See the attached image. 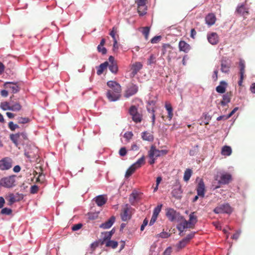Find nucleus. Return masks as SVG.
I'll list each match as a JSON object with an SVG mask.
<instances>
[{
    "label": "nucleus",
    "instance_id": "60",
    "mask_svg": "<svg viewBox=\"0 0 255 255\" xmlns=\"http://www.w3.org/2000/svg\"><path fill=\"white\" fill-rule=\"evenodd\" d=\"M170 236V234L165 232H162L159 234V237L162 238H167Z\"/></svg>",
    "mask_w": 255,
    "mask_h": 255
},
{
    "label": "nucleus",
    "instance_id": "63",
    "mask_svg": "<svg viewBox=\"0 0 255 255\" xmlns=\"http://www.w3.org/2000/svg\"><path fill=\"white\" fill-rule=\"evenodd\" d=\"M157 216H155V215H152V217H151V219L149 222V225L150 226H151L156 221L157 218Z\"/></svg>",
    "mask_w": 255,
    "mask_h": 255
},
{
    "label": "nucleus",
    "instance_id": "18",
    "mask_svg": "<svg viewBox=\"0 0 255 255\" xmlns=\"http://www.w3.org/2000/svg\"><path fill=\"white\" fill-rule=\"evenodd\" d=\"M197 192L198 196L204 197L205 192V187L203 180H201L197 187Z\"/></svg>",
    "mask_w": 255,
    "mask_h": 255
},
{
    "label": "nucleus",
    "instance_id": "12",
    "mask_svg": "<svg viewBox=\"0 0 255 255\" xmlns=\"http://www.w3.org/2000/svg\"><path fill=\"white\" fill-rule=\"evenodd\" d=\"M138 91V87L135 85L131 84L130 85L126 91L124 96L126 98H128L129 97L134 95Z\"/></svg>",
    "mask_w": 255,
    "mask_h": 255
},
{
    "label": "nucleus",
    "instance_id": "42",
    "mask_svg": "<svg viewBox=\"0 0 255 255\" xmlns=\"http://www.w3.org/2000/svg\"><path fill=\"white\" fill-rule=\"evenodd\" d=\"M118 32V27L116 26H114L112 28V30L110 33V35L113 38L114 41H115V44H117V40L116 38V34Z\"/></svg>",
    "mask_w": 255,
    "mask_h": 255
},
{
    "label": "nucleus",
    "instance_id": "48",
    "mask_svg": "<svg viewBox=\"0 0 255 255\" xmlns=\"http://www.w3.org/2000/svg\"><path fill=\"white\" fill-rule=\"evenodd\" d=\"M18 123L19 124H24L30 122V120L28 118L19 117L17 119Z\"/></svg>",
    "mask_w": 255,
    "mask_h": 255
},
{
    "label": "nucleus",
    "instance_id": "14",
    "mask_svg": "<svg viewBox=\"0 0 255 255\" xmlns=\"http://www.w3.org/2000/svg\"><path fill=\"white\" fill-rule=\"evenodd\" d=\"M143 65L140 62H135L131 65L130 70L132 77H134L142 68Z\"/></svg>",
    "mask_w": 255,
    "mask_h": 255
},
{
    "label": "nucleus",
    "instance_id": "61",
    "mask_svg": "<svg viewBox=\"0 0 255 255\" xmlns=\"http://www.w3.org/2000/svg\"><path fill=\"white\" fill-rule=\"evenodd\" d=\"M135 2L137 3V6H142L145 5L146 0H135Z\"/></svg>",
    "mask_w": 255,
    "mask_h": 255
},
{
    "label": "nucleus",
    "instance_id": "30",
    "mask_svg": "<svg viewBox=\"0 0 255 255\" xmlns=\"http://www.w3.org/2000/svg\"><path fill=\"white\" fill-rule=\"evenodd\" d=\"M236 12L241 15L245 16L248 14V9L244 4L238 6Z\"/></svg>",
    "mask_w": 255,
    "mask_h": 255
},
{
    "label": "nucleus",
    "instance_id": "22",
    "mask_svg": "<svg viewBox=\"0 0 255 255\" xmlns=\"http://www.w3.org/2000/svg\"><path fill=\"white\" fill-rule=\"evenodd\" d=\"M179 49L180 51L188 53L191 49V46L184 41H180L178 44Z\"/></svg>",
    "mask_w": 255,
    "mask_h": 255
},
{
    "label": "nucleus",
    "instance_id": "11",
    "mask_svg": "<svg viewBox=\"0 0 255 255\" xmlns=\"http://www.w3.org/2000/svg\"><path fill=\"white\" fill-rule=\"evenodd\" d=\"M107 86L110 88L109 90H112L114 92L121 93V86L117 82L114 81H109L107 82Z\"/></svg>",
    "mask_w": 255,
    "mask_h": 255
},
{
    "label": "nucleus",
    "instance_id": "37",
    "mask_svg": "<svg viewBox=\"0 0 255 255\" xmlns=\"http://www.w3.org/2000/svg\"><path fill=\"white\" fill-rule=\"evenodd\" d=\"M165 107L166 110L168 112V116L167 117L169 120H171L172 118V117L173 116V112H172V111H173L172 107L170 104H169L167 103H166Z\"/></svg>",
    "mask_w": 255,
    "mask_h": 255
},
{
    "label": "nucleus",
    "instance_id": "46",
    "mask_svg": "<svg viewBox=\"0 0 255 255\" xmlns=\"http://www.w3.org/2000/svg\"><path fill=\"white\" fill-rule=\"evenodd\" d=\"M162 207V204H160L156 207L153 210V215L158 216L159 213L160 212L161 210V208Z\"/></svg>",
    "mask_w": 255,
    "mask_h": 255
},
{
    "label": "nucleus",
    "instance_id": "34",
    "mask_svg": "<svg viewBox=\"0 0 255 255\" xmlns=\"http://www.w3.org/2000/svg\"><path fill=\"white\" fill-rule=\"evenodd\" d=\"M109 65V63L106 61L100 64L97 68V74L98 75H101L105 70H106Z\"/></svg>",
    "mask_w": 255,
    "mask_h": 255
},
{
    "label": "nucleus",
    "instance_id": "10",
    "mask_svg": "<svg viewBox=\"0 0 255 255\" xmlns=\"http://www.w3.org/2000/svg\"><path fill=\"white\" fill-rule=\"evenodd\" d=\"M221 70L223 73H228L231 66V61L226 58H223L221 60Z\"/></svg>",
    "mask_w": 255,
    "mask_h": 255
},
{
    "label": "nucleus",
    "instance_id": "16",
    "mask_svg": "<svg viewBox=\"0 0 255 255\" xmlns=\"http://www.w3.org/2000/svg\"><path fill=\"white\" fill-rule=\"evenodd\" d=\"M4 87L6 89H10L11 92L13 93H17L20 90V88L16 83H13L12 82L5 83L4 84Z\"/></svg>",
    "mask_w": 255,
    "mask_h": 255
},
{
    "label": "nucleus",
    "instance_id": "25",
    "mask_svg": "<svg viewBox=\"0 0 255 255\" xmlns=\"http://www.w3.org/2000/svg\"><path fill=\"white\" fill-rule=\"evenodd\" d=\"M216 20L215 15L213 13H209L205 17L206 23L210 26L215 24Z\"/></svg>",
    "mask_w": 255,
    "mask_h": 255
},
{
    "label": "nucleus",
    "instance_id": "7",
    "mask_svg": "<svg viewBox=\"0 0 255 255\" xmlns=\"http://www.w3.org/2000/svg\"><path fill=\"white\" fill-rule=\"evenodd\" d=\"M148 152L149 158H152L153 157L157 158L158 157L161 156L165 155L168 153V151L167 150L163 149L158 150L156 149L154 146H152Z\"/></svg>",
    "mask_w": 255,
    "mask_h": 255
},
{
    "label": "nucleus",
    "instance_id": "50",
    "mask_svg": "<svg viewBox=\"0 0 255 255\" xmlns=\"http://www.w3.org/2000/svg\"><path fill=\"white\" fill-rule=\"evenodd\" d=\"M0 213L3 215H9L12 213V210L9 208H4L1 210Z\"/></svg>",
    "mask_w": 255,
    "mask_h": 255
},
{
    "label": "nucleus",
    "instance_id": "39",
    "mask_svg": "<svg viewBox=\"0 0 255 255\" xmlns=\"http://www.w3.org/2000/svg\"><path fill=\"white\" fill-rule=\"evenodd\" d=\"M103 236V241L102 242V244H105V243L108 241H110L111 238V234L110 233L105 232L102 233Z\"/></svg>",
    "mask_w": 255,
    "mask_h": 255
},
{
    "label": "nucleus",
    "instance_id": "51",
    "mask_svg": "<svg viewBox=\"0 0 255 255\" xmlns=\"http://www.w3.org/2000/svg\"><path fill=\"white\" fill-rule=\"evenodd\" d=\"M8 126L11 131H14L15 129L19 128V126L17 124H14L12 122H9Z\"/></svg>",
    "mask_w": 255,
    "mask_h": 255
},
{
    "label": "nucleus",
    "instance_id": "3",
    "mask_svg": "<svg viewBox=\"0 0 255 255\" xmlns=\"http://www.w3.org/2000/svg\"><path fill=\"white\" fill-rule=\"evenodd\" d=\"M15 175H11L1 179L0 186L6 188H11L15 185Z\"/></svg>",
    "mask_w": 255,
    "mask_h": 255
},
{
    "label": "nucleus",
    "instance_id": "28",
    "mask_svg": "<svg viewBox=\"0 0 255 255\" xmlns=\"http://www.w3.org/2000/svg\"><path fill=\"white\" fill-rule=\"evenodd\" d=\"M228 84L224 81H222L220 83V85L216 88V91L220 94H223L226 92Z\"/></svg>",
    "mask_w": 255,
    "mask_h": 255
},
{
    "label": "nucleus",
    "instance_id": "43",
    "mask_svg": "<svg viewBox=\"0 0 255 255\" xmlns=\"http://www.w3.org/2000/svg\"><path fill=\"white\" fill-rule=\"evenodd\" d=\"M137 10L140 15H143L146 13V6L145 5L138 6Z\"/></svg>",
    "mask_w": 255,
    "mask_h": 255
},
{
    "label": "nucleus",
    "instance_id": "33",
    "mask_svg": "<svg viewBox=\"0 0 255 255\" xmlns=\"http://www.w3.org/2000/svg\"><path fill=\"white\" fill-rule=\"evenodd\" d=\"M22 109V106L19 102L11 101L10 111L13 112H19Z\"/></svg>",
    "mask_w": 255,
    "mask_h": 255
},
{
    "label": "nucleus",
    "instance_id": "27",
    "mask_svg": "<svg viewBox=\"0 0 255 255\" xmlns=\"http://www.w3.org/2000/svg\"><path fill=\"white\" fill-rule=\"evenodd\" d=\"M95 201L98 206L104 205L107 201V198L105 195H99L95 198Z\"/></svg>",
    "mask_w": 255,
    "mask_h": 255
},
{
    "label": "nucleus",
    "instance_id": "19",
    "mask_svg": "<svg viewBox=\"0 0 255 255\" xmlns=\"http://www.w3.org/2000/svg\"><path fill=\"white\" fill-rule=\"evenodd\" d=\"M232 180V176L228 173H223L221 175L219 182L223 184H228Z\"/></svg>",
    "mask_w": 255,
    "mask_h": 255
},
{
    "label": "nucleus",
    "instance_id": "24",
    "mask_svg": "<svg viewBox=\"0 0 255 255\" xmlns=\"http://www.w3.org/2000/svg\"><path fill=\"white\" fill-rule=\"evenodd\" d=\"M10 139L16 146H17L19 143L22 142L20 133L10 134Z\"/></svg>",
    "mask_w": 255,
    "mask_h": 255
},
{
    "label": "nucleus",
    "instance_id": "59",
    "mask_svg": "<svg viewBox=\"0 0 255 255\" xmlns=\"http://www.w3.org/2000/svg\"><path fill=\"white\" fill-rule=\"evenodd\" d=\"M172 253V248L169 247H168L163 252L162 255H171Z\"/></svg>",
    "mask_w": 255,
    "mask_h": 255
},
{
    "label": "nucleus",
    "instance_id": "26",
    "mask_svg": "<svg viewBox=\"0 0 255 255\" xmlns=\"http://www.w3.org/2000/svg\"><path fill=\"white\" fill-rule=\"evenodd\" d=\"M195 213L194 212H192L189 215V220L187 221L189 228H193L195 224L197 222V218L194 215Z\"/></svg>",
    "mask_w": 255,
    "mask_h": 255
},
{
    "label": "nucleus",
    "instance_id": "35",
    "mask_svg": "<svg viewBox=\"0 0 255 255\" xmlns=\"http://www.w3.org/2000/svg\"><path fill=\"white\" fill-rule=\"evenodd\" d=\"M232 149L230 146L225 145L222 147L221 153L225 156H229L232 153Z\"/></svg>",
    "mask_w": 255,
    "mask_h": 255
},
{
    "label": "nucleus",
    "instance_id": "13",
    "mask_svg": "<svg viewBox=\"0 0 255 255\" xmlns=\"http://www.w3.org/2000/svg\"><path fill=\"white\" fill-rule=\"evenodd\" d=\"M121 94L114 92L112 90H108L106 96L109 101L115 102L120 99L121 96Z\"/></svg>",
    "mask_w": 255,
    "mask_h": 255
},
{
    "label": "nucleus",
    "instance_id": "58",
    "mask_svg": "<svg viewBox=\"0 0 255 255\" xmlns=\"http://www.w3.org/2000/svg\"><path fill=\"white\" fill-rule=\"evenodd\" d=\"M82 227V225L81 224H77L74 225L72 227V230L74 231H78Z\"/></svg>",
    "mask_w": 255,
    "mask_h": 255
},
{
    "label": "nucleus",
    "instance_id": "38",
    "mask_svg": "<svg viewBox=\"0 0 255 255\" xmlns=\"http://www.w3.org/2000/svg\"><path fill=\"white\" fill-rule=\"evenodd\" d=\"M192 170L190 169H186L184 172L183 179L186 182H187L190 179L192 175Z\"/></svg>",
    "mask_w": 255,
    "mask_h": 255
},
{
    "label": "nucleus",
    "instance_id": "6",
    "mask_svg": "<svg viewBox=\"0 0 255 255\" xmlns=\"http://www.w3.org/2000/svg\"><path fill=\"white\" fill-rule=\"evenodd\" d=\"M213 211L216 214H231L232 212V209L229 204L225 203L217 206Z\"/></svg>",
    "mask_w": 255,
    "mask_h": 255
},
{
    "label": "nucleus",
    "instance_id": "44",
    "mask_svg": "<svg viewBox=\"0 0 255 255\" xmlns=\"http://www.w3.org/2000/svg\"><path fill=\"white\" fill-rule=\"evenodd\" d=\"M109 68L113 73L116 74L118 72V67L117 63L110 64Z\"/></svg>",
    "mask_w": 255,
    "mask_h": 255
},
{
    "label": "nucleus",
    "instance_id": "55",
    "mask_svg": "<svg viewBox=\"0 0 255 255\" xmlns=\"http://www.w3.org/2000/svg\"><path fill=\"white\" fill-rule=\"evenodd\" d=\"M133 136V133L131 131H128L124 134V137L127 140L130 139Z\"/></svg>",
    "mask_w": 255,
    "mask_h": 255
},
{
    "label": "nucleus",
    "instance_id": "9",
    "mask_svg": "<svg viewBox=\"0 0 255 255\" xmlns=\"http://www.w3.org/2000/svg\"><path fill=\"white\" fill-rule=\"evenodd\" d=\"M239 67H240V78L238 82V84L240 86H242V83L243 82V80L245 77V62L244 60L240 59L239 62Z\"/></svg>",
    "mask_w": 255,
    "mask_h": 255
},
{
    "label": "nucleus",
    "instance_id": "20",
    "mask_svg": "<svg viewBox=\"0 0 255 255\" xmlns=\"http://www.w3.org/2000/svg\"><path fill=\"white\" fill-rule=\"evenodd\" d=\"M177 213L175 210L172 208L166 209V216L168 220L171 222L174 221L177 216Z\"/></svg>",
    "mask_w": 255,
    "mask_h": 255
},
{
    "label": "nucleus",
    "instance_id": "15",
    "mask_svg": "<svg viewBox=\"0 0 255 255\" xmlns=\"http://www.w3.org/2000/svg\"><path fill=\"white\" fill-rule=\"evenodd\" d=\"M207 39L212 45H216L219 41L218 35L216 32H211L208 34Z\"/></svg>",
    "mask_w": 255,
    "mask_h": 255
},
{
    "label": "nucleus",
    "instance_id": "32",
    "mask_svg": "<svg viewBox=\"0 0 255 255\" xmlns=\"http://www.w3.org/2000/svg\"><path fill=\"white\" fill-rule=\"evenodd\" d=\"M139 193L136 191H133L130 195L129 198V202L133 205L135 202L139 199Z\"/></svg>",
    "mask_w": 255,
    "mask_h": 255
},
{
    "label": "nucleus",
    "instance_id": "23",
    "mask_svg": "<svg viewBox=\"0 0 255 255\" xmlns=\"http://www.w3.org/2000/svg\"><path fill=\"white\" fill-rule=\"evenodd\" d=\"M116 221L115 216H112L108 221L100 225V227L104 229H109L112 227Z\"/></svg>",
    "mask_w": 255,
    "mask_h": 255
},
{
    "label": "nucleus",
    "instance_id": "29",
    "mask_svg": "<svg viewBox=\"0 0 255 255\" xmlns=\"http://www.w3.org/2000/svg\"><path fill=\"white\" fill-rule=\"evenodd\" d=\"M181 219L183 220L182 222H181L177 227V229L180 231L179 235H181V233L183 232L184 229L188 228V224L187 223V221L183 217H181Z\"/></svg>",
    "mask_w": 255,
    "mask_h": 255
},
{
    "label": "nucleus",
    "instance_id": "41",
    "mask_svg": "<svg viewBox=\"0 0 255 255\" xmlns=\"http://www.w3.org/2000/svg\"><path fill=\"white\" fill-rule=\"evenodd\" d=\"M105 244L106 247H111L113 249L116 248L118 245L117 242L112 240L107 241Z\"/></svg>",
    "mask_w": 255,
    "mask_h": 255
},
{
    "label": "nucleus",
    "instance_id": "36",
    "mask_svg": "<svg viewBox=\"0 0 255 255\" xmlns=\"http://www.w3.org/2000/svg\"><path fill=\"white\" fill-rule=\"evenodd\" d=\"M145 163L144 157L142 156L141 158H140L136 162L133 163L132 165L135 168V169H137L141 166V165H143Z\"/></svg>",
    "mask_w": 255,
    "mask_h": 255
},
{
    "label": "nucleus",
    "instance_id": "47",
    "mask_svg": "<svg viewBox=\"0 0 255 255\" xmlns=\"http://www.w3.org/2000/svg\"><path fill=\"white\" fill-rule=\"evenodd\" d=\"M142 33L144 35L145 39L147 40L149 33V27L146 26L142 28Z\"/></svg>",
    "mask_w": 255,
    "mask_h": 255
},
{
    "label": "nucleus",
    "instance_id": "45",
    "mask_svg": "<svg viewBox=\"0 0 255 255\" xmlns=\"http://www.w3.org/2000/svg\"><path fill=\"white\" fill-rule=\"evenodd\" d=\"M188 243V242H187V241L184 238L179 242V243L176 245V247L178 249H181L184 248Z\"/></svg>",
    "mask_w": 255,
    "mask_h": 255
},
{
    "label": "nucleus",
    "instance_id": "57",
    "mask_svg": "<svg viewBox=\"0 0 255 255\" xmlns=\"http://www.w3.org/2000/svg\"><path fill=\"white\" fill-rule=\"evenodd\" d=\"M127 151L126 147H122L119 150V154L121 156H124L127 154Z\"/></svg>",
    "mask_w": 255,
    "mask_h": 255
},
{
    "label": "nucleus",
    "instance_id": "4",
    "mask_svg": "<svg viewBox=\"0 0 255 255\" xmlns=\"http://www.w3.org/2000/svg\"><path fill=\"white\" fill-rule=\"evenodd\" d=\"M131 208L128 204H126L123 206L120 214L121 219L123 221H128L131 218V213L130 212Z\"/></svg>",
    "mask_w": 255,
    "mask_h": 255
},
{
    "label": "nucleus",
    "instance_id": "64",
    "mask_svg": "<svg viewBox=\"0 0 255 255\" xmlns=\"http://www.w3.org/2000/svg\"><path fill=\"white\" fill-rule=\"evenodd\" d=\"M20 134H21V140H22L21 143H24V140H26L28 139L27 136L26 134L24 132H21V133H20Z\"/></svg>",
    "mask_w": 255,
    "mask_h": 255
},
{
    "label": "nucleus",
    "instance_id": "31",
    "mask_svg": "<svg viewBox=\"0 0 255 255\" xmlns=\"http://www.w3.org/2000/svg\"><path fill=\"white\" fill-rule=\"evenodd\" d=\"M141 137L143 140L148 141H152L154 139L152 133L146 131L142 133Z\"/></svg>",
    "mask_w": 255,
    "mask_h": 255
},
{
    "label": "nucleus",
    "instance_id": "21",
    "mask_svg": "<svg viewBox=\"0 0 255 255\" xmlns=\"http://www.w3.org/2000/svg\"><path fill=\"white\" fill-rule=\"evenodd\" d=\"M233 96L231 91L227 92L223 96V100L220 102L222 106H225L231 102V99Z\"/></svg>",
    "mask_w": 255,
    "mask_h": 255
},
{
    "label": "nucleus",
    "instance_id": "53",
    "mask_svg": "<svg viewBox=\"0 0 255 255\" xmlns=\"http://www.w3.org/2000/svg\"><path fill=\"white\" fill-rule=\"evenodd\" d=\"M155 62V57L153 55H151L147 60V64L151 65Z\"/></svg>",
    "mask_w": 255,
    "mask_h": 255
},
{
    "label": "nucleus",
    "instance_id": "62",
    "mask_svg": "<svg viewBox=\"0 0 255 255\" xmlns=\"http://www.w3.org/2000/svg\"><path fill=\"white\" fill-rule=\"evenodd\" d=\"M241 231H237L232 236V238L234 240H237L240 235Z\"/></svg>",
    "mask_w": 255,
    "mask_h": 255
},
{
    "label": "nucleus",
    "instance_id": "54",
    "mask_svg": "<svg viewBox=\"0 0 255 255\" xmlns=\"http://www.w3.org/2000/svg\"><path fill=\"white\" fill-rule=\"evenodd\" d=\"M161 39V37L160 36H155L154 37H153L150 41L151 43L154 44L158 43Z\"/></svg>",
    "mask_w": 255,
    "mask_h": 255
},
{
    "label": "nucleus",
    "instance_id": "2",
    "mask_svg": "<svg viewBox=\"0 0 255 255\" xmlns=\"http://www.w3.org/2000/svg\"><path fill=\"white\" fill-rule=\"evenodd\" d=\"M162 54L166 56L168 62H170L175 56V53L173 51L172 46L169 44H164L162 46Z\"/></svg>",
    "mask_w": 255,
    "mask_h": 255
},
{
    "label": "nucleus",
    "instance_id": "49",
    "mask_svg": "<svg viewBox=\"0 0 255 255\" xmlns=\"http://www.w3.org/2000/svg\"><path fill=\"white\" fill-rule=\"evenodd\" d=\"M135 168L131 165L127 171L126 173V177H128L130 176L136 170Z\"/></svg>",
    "mask_w": 255,
    "mask_h": 255
},
{
    "label": "nucleus",
    "instance_id": "1",
    "mask_svg": "<svg viewBox=\"0 0 255 255\" xmlns=\"http://www.w3.org/2000/svg\"><path fill=\"white\" fill-rule=\"evenodd\" d=\"M33 153L34 154V157L33 156V158H36L35 161L36 162L35 170L33 171V175H34L33 179L35 177L36 175H38V177L36 178V183L41 184L44 182L45 179V176L42 173V163L40 157L41 153L37 147H33Z\"/></svg>",
    "mask_w": 255,
    "mask_h": 255
},
{
    "label": "nucleus",
    "instance_id": "8",
    "mask_svg": "<svg viewBox=\"0 0 255 255\" xmlns=\"http://www.w3.org/2000/svg\"><path fill=\"white\" fill-rule=\"evenodd\" d=\"M12 160L9 157H5L0 160V170H7L11 168Z\"/></svg>",
    "mask_w": 255,
    "mask_h": 255
},
{
    "label": "nucleus",
    "instance_id": "52",
    "mask_svg": "<svg viewBox=\"0 0 255 255\" xmlns=\"http://www.w3.org/2000/svg\"><path fill=\"white\" fill-rule=\"evenodd\" d=\"M147 110L149 112H151L152 113V125H154L155 121V116L154 114L155 110L153 108H152L151 110L149 108H147Z\"/></svg>",
    "mask_w": 255,
    "mask_h": 255
},
{
    "label": "nucleus",
    "instance_id": "17",
    "mask_svg": "<svg viewBox=\"0 0 255 255\" xmlns=\"http://www.w3.org/2000/svg\"><path fill=\"white\" fill-rule=\"evenodd\" d=\"M18 193H16V194H14L13 193H9L5 197L6 199L8 202V205L10 206L12 205L14 203L19 201L20 199L18 198Z\"/></svg>",
    "mask_w": 255,
    "mask_h": 255
},
{
    "label": "nucleus",
    "instance_id": "56",
    "mask_svg": "<svg viewBox=\"0 0 255 255\" xmlns=\"http://www.w3.org/2000/svg\"><path fill=\"white\" fill-rule=\"evenodd\" d=\"M97 49L98 51L99 52L102 53L103 54H105L107 53V49L102 46L98 45Z\"/></svg>",
    "mask_w": 255,
    "mask_h": 255
},
{
    "label": "nucleus",
    "instance_id": "40",
    "mask_svg": "<svg viewBox=\"0 0 255 255\" xmlns=\"http://www.w3.org/2000/svg\"><path fill=\"white\" fill-rule=\"evenodd\" d=\"M11 101L4 102L0 103V107L4 111L10 110Z\"/></svg>",
    "mask_w": 255,
    "mask_h": 255
},
{
    "label": "nucleus",
    "instance_id": "5",
    "mask_svg": "<svg viewBox=\"0 0 255 255\" xmlns=\"http://www.w3.org/2000/svg\"><path fill=\"white\" fill-rule=\"evenodd\" d=\"M129 114L132 117V120L136 123H140L142 121V116L137 110L135 106H131L129 109Z\"/></svg>",
    "mask_w": 255,
    "mask_h": 255
}]
</instances>
